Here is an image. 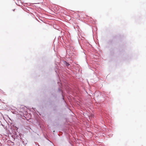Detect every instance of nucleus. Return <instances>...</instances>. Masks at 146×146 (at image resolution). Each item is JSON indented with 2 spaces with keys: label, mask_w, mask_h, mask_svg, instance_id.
I'll list each match as a JSON object with an SVG mask.
<instances>
[{
  "label": "nucleus",
  "mask_w": 146,
  "mask_h": 146,
  "mask_svg": "<svg viewBox=\"0 0 146 146\" xmlns=\"http://www.w3.org/2000/svg\"><path fill=\"white\" fill-rule=\"evenodd\" d=\"M65 63H66V66H68L70 65V64L68 63V62H65Z\"/></svg>",
  "instance_id": "nucleus-1"
},
{
  "label": "nucleus",
  "mask_w": 146,
  "mask_h": 146,
  "mask_svg": "<svg viewBox=\"0 0 146 146\" xmlns=\"http://www.w3.org/2000/svg\"><path fill=\"white\" fill-rule=\"evenodd\" d=\"M21 111H22L23 110V108H21L20 109Z\"/></svg>",
  "instance_id": "nucleus-2"
}]
</instances>
